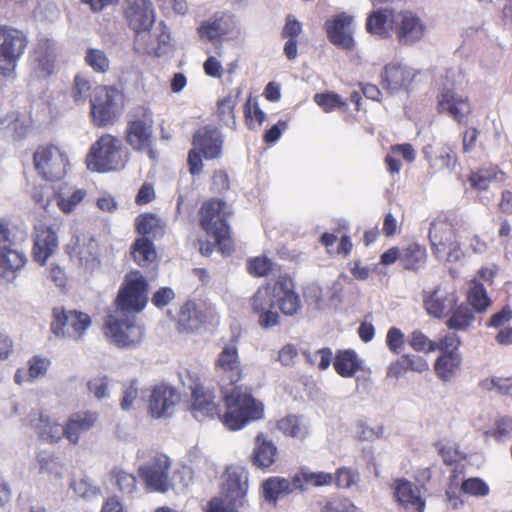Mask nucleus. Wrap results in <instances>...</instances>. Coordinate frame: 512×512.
<instances>
[{
  "label": "nucleus",
  "mask_w": 512,
  "mask_h": 512,
  "mask_svg": "<svg viewBox=\"0 0 512 512\" xmlns=\"http://www.w3.org/2000/svg\"><path fill=\"white\" fill-rule=\"evenodd\" d=\"M147 281L139 272L125 278L115 300V310L105 320V335L119 348L137 346L144 331L135 321V313L143 310L148 302Z\"/></svg>",
  "instance_id": "nucleus-1"
},
{
  "label": "nucleus",
  "mask_w": 512,
  "mask_h": 512,
  "mask_svg": "<svg viewBox=\"0 0 512 512\" xmlns=\"http://www.w3.org/2000/svg\"><path fill=\"white\" fill-rule=\"evenodd\" d=\"M215 370L220 378L222 396L226 403L227 411L223 416V423L230 430H238L250 421H255L263 416V405L240 387H234L231 391L225 386L234 385L241 378V365L238 349L231 342L223 347L215 361Z\"/></svg>",
  "instance_id": "nucleus-2"
},
{
  "label": "nucleus",
  "mask_w": 512,
  "mask_h": 512,
  "mask_svg": "<svg viewBox=\"0 0 512 512\" xmlns=\"http://www.w3.org/2000/svg\"><path fill=\"white\" fill-rule=\"evenodd\" d=\"M294 288L293 280L287 275L279 276L272 285L258 288L251 298V305L259 315L261 327L270 328L278 324L279 314L272 310L275 304L287 316H293L301 310V300Z\"/></svg>",
  "instance_id": "nucleus-3"
},
{
  "label": "nucleus",
  "mask_w": 512,
  "mask_h": 512,
  "mask_svg": "<svg viewBox=\"0 0 512 512\" xmlns=\"http://www.w3.org/2000/svg\"><path fill=\"white\" fill-rule=\"evenodd\" d=\"M129 152L116 137L106 134L101 136L90 148L86 163L94 172L121 170L128 161Z\"/></svg>",
  "instance_id": "nucleus-4"
},
{
  "label": "nucleus",
  "mask_w": 512,
  "mask_h": 512,
  "mask_svg": "<svg viewBox=\"0 0 512 512\" xmlns=\"http://www.w3.org/2000/svg\"><path fill=\"white\" fill-rule=\"evenodd\" d=\"M248 479L249 473L244 467L227 468L221 495L208 502L205 512H237L236 508L244 503Z\"/></svg>",
  "instance_id": "nucleus-5"
},
{
  "label": "nucleus",
  "mask_w": 512,
  "mask_h": 512,
  "mask_svg": "<svg viewBox=\"0 0 512 512\" xmlns=\"http://www.w3.org/2000/svg\"><path fill=\"white\" fill-rule=\"evenodd\" d=\"M429 240L433 255L439 260L456 263L460 261L465 252L456 238V228L451 219L438 216L430 225Z\"/></svg>",
  "instance_id": "nucleus-6"
},
{
  "label": "nucleus",
  "mask_w": 512,
  "mask_h": 512,
  "mask_svg": "<svg viewBox=\"0 0 512 512\" xmlns=\"http://www.w3.org/2000/svg\"><path fill=\"white\" fill-rule=\"evenodd\" d=\"M126 142L138 152L155 158L153 145L154 120L152 111L145 106H137L127 114Z\"/></svg>",
  "instance_id": "nucleus-7"
},
{
  "label": "nucleus",
  "mask_w": 512,
  "mask_h": 512,
  "mask_svg": "<svg viewBox=\"0 0 512 512\" xmlns=\"http://www.w3.org/2000/svg\"><path fill=\"white\" fill-rule=\"evenodd\" d=\"M332 474L326 472H310L302 469L291 481L281 477H270L264 481L262 488L265 499L275 502L280 495L292 493L294 490H305L308 485L323 486L331 483Z\"/></svg>",
  "instance_id": "nucleus-8"
},
{
  "label": "nucleus",
  "mask_w": 512,
  "mask_h": 512,
  "mask_svg": "<svg viewBox=\"0 0 512 512\" xmlns=\"http://www.w3.org/2000/svg\"><path fill=\"white\" fill-rule=\"evenodd\" d=\"M91 115L97 126L113 124L124 104L122 92L113 86H99L90 99Z\"/></svg>",
  "instance_id": "nucleus-9"
},
{
  "label": "nucleus",
  "mask_w": 512,
  "mask_h": 512,
  "mask_svg": "<svg viewBox=\"0 0 512 512\" xmlns=\"http://www.w3.org/2000/svg\"><path fill=\"white\" fill-rule=\"evenodd\" d=\"M25 33L11 26H0V74L9 75L27 47Z\"/></svg>",
  "instance_id": "nucleus-10"
},
{
  "label": "nucleus",
  "mask_w": 512,
  "mask_h": 512,
  "mask_svg": "<svg viewBox=\"0 0 512 512\" xmlns=\"http://www.w3.org/2000/svg\"><path fill=\"white\" fill-rule=\"evenodd\" d=\"M90 325L91 318L84 312L65 309L59 310L58 308L53 309L51 331L58 338L79 341Z\"/></svg>",
  "instance_id": "nucleus-11"
},
{
  "label": "nucleus",
  "mask_w": 512,
  "mask_h": 512,
  "mask_svg": "<svg viewBox=\"0 0 512 512\" xmlns=\"http://www.w3.org/2000/svg\"><path fill=\"white\" fill-rule=\"evenodd\" d=\"M390 20V29L402 45H412L420 41L426 26L420 17L412 11L393 13L386 9V22Z\"/></svg>",
  "instance_id": "nucleus-12"
},
{
  "label": "nucleus",
  "mask_w": 512,
  "mask_h": 512,
  "mask_svg": "<svg viewBox=\"0 0 512 512\" xmlns=\"http://www.w3.org/2000/svg\"><path fill=\"white\" fill-rule=\"evenodd\" d=\"M226 203L220 199H212L204 203L200 209L201 226L211 235L215 243L221 245L230 234L224 208Z\"/></svg>",
  "instance_id": "nucleus-13"
},
{
  "label": "nucleus",
  "mask_w": 512,
  "mask_h": 512,
  "mask_svg": "<svg viewBox=\"0 0 512 512\" xmlns=\"http://www.w3.org/2000/svg\"><path fill=\"white\" fill-rule=\"evenodd\" d=\"M33 158L35 169L48 181L60 180L66 174L67 156L56 146L39 147Z\"/></svg>",
  "instance_id": "nucleus-14"
},
{
  "label": "nucleus",
  "mask_w": 512,
  "mask_h": 512,
  "mask_svg": "<svg viewBox=\"0 0 512 512\" xmlns=\"http://www.w3.org/2000/svg\"><path fill=\"white\" fill-rule=\"evenodd\" d=\"M12 244L9 230L0 223V278L8 282L15 278L16 272L27 262L23 253L10 248Z\"/></svg>",
  "instance_id": "nucleus-15"
},
{
  "label": "nucleus",
  "mask_w": 512,
  "mask_h": 512,
  "mask_svg": "<svg viewBox=\"0 0 512 512\" xmlns=\"http://www.w3.org/2000/svg\"><path fill=\"white\" fill-rule=\"evenodd\" d=\"M170 460L166 455H156L139 467L141 479L147 488L165 492L169 488Z\"/></svg>",
  "instance_id": "nucleus-16"
},
{
  "label": "nucleus",
  "mask_w": 512,
  "mask_h": 512,
  "mask_svg": "<svg viewBox=\"0 0 512 512\" xmlns=\"http://www.w3.org/2000/svg\"><path fill=\"white\" fill-rule=\"evenodd\" d=\"M395 262L405 270L418 271L427 262L426 248L418 243H410L404 248L393 246L386 250V266Z\"/></svg>",
  "instance_id": "nucleus-17"
},
{
  "label": "nucleus",
  "mask_w": 512,
  "mask_h": 512,
  "mask_svg": "<svg viewBox=\"0 0 512 512\" xmlns=\"http://www.w3.org/2000/svg\"><path fill=\"white\" fill-rule=\"evenodd\" d=\"M179 401L180 394L176 388L167 384H158L151 389L148 408L153 417L160 418L170 415Z\"/></svg>",
  "instance_id": "nucleus-18"
},
{
  "label": "nucleus",
  "mask_w": 512,
  "mask_h": 512,
  "mask_svg": "<svg viewBox=\"0 0 512 512\" xmlns=\"http://www.w3.org/2000/svg\"><path fill=\"white\" fill-rule=\"evenodd\" d=\"M459 302V297L455 289L446 290L437 287L423 300L426 312L437 319L448 317L450 312Z\"/></svg>",
  "instance_id": "nucleus-19"
},
{
  "label": "nucleus",
  "mask_w": 512,
  "mask_h": 512,
  "mask_svg": "<svg viewBox=\"0 0 512 512\" xmlns=\"http://www.w3.org/2000/svg\"><path fill=\"white\" fill-rule=\"evenodd\" d=\"M125 16L136 33L148 31L155 22L154 8L150 0H127Z\"/></svg>",
  "instance_id": "nucleus-20"
},
{
  "label": "nucleus",
  "mask_w": 512,
  "mask_h": 512,
  "mask_svg": "<svg viewBox=\"0 0 512 512\" xmlns=\"http://www.w3.org/2000/svg\"><path fill=\"white\" fill-rule=\"evenodd\" d=\"M438 113H446L459 124L465 123L471 114V105L467 97L458 96L453 90H443L438 95Z\"/></svg>",
  "instance_id": "nucleus-21"
},
{
  "label": "nucleus",
  "mask_w": 512,
  "mask_h": 512,
  "mask_svg": "<svg viewBox=\"0 0 512 512\" xmlns=\"http://www.w3.org/2000/svg\"><path fill=\"white\" fill-rule=\"evenodd\" d=\"M193 145L205 159L213 160L220 156L223 146V136L217 128L201 127L193 137Z\"/></svg>",
  "instance_id": "nucleus-22"
},
{
  "label": "nucleus",
  "mask_w": 512,
  "mask_h": 512,
  "mask_svg": "<svg viewBox=\"0 0 512 512\" xmlns=\"http://www.w3.org/2000/svg\"><path fill=\"white\" fill-rule=\"evenodd\" d=\"M56 56V47L53 42L48 39L38 42L31 57V65L36 77L45 78L53 73Z\"/></svg>",
  "instance_id": "nucleus-23"
},
{
  "label": "nucleus",
  "mask_w": 512,
  "mask_h": 512,
  "mask_svg": "<svg viewBox=\"0 0 512 512\" xmlns=\"http://www.w3.org/2000/svg\"><path fill=\"white\" fill-rule=\"evenodd\" d=\"M58 246L56 231L52 226L38 224L35 226L33 257L40 264H44Z\"/></svg>",
  "instance_id": "nucleus-24"
},
{
  "label": "nucleus",
  "mask_w": 512,
  "mask_h": 512,
  "mask_svg": "<svg viewBox=\"0 0 512 512\" xmlns=\"http://www.w3.org/2000/svg\"><path fill=\"white\" fill-rule=\"evenodd\" d=\"M394 496L405 509L414 512H424L426 503L421 496L419 486L406 479H398L395 482Z\"/></svg>",
  "instance_id": "nucleus-25"
},
{
  "label": "nucleus",
  "mask_w": 512,
  "mask_h": 512,
  "mask_svg": "<svg viewBox=\"0 0 512 512\" xmlns=\"http://www.w3.org/2000/svg\"><path fill=\"white\" fill-rule=\"evenodd\" d=\"M214 398L213 394L203 386L195 385L192 389L191 412L196 420L202 422L219 415V408Z\"/></svg>",
  "instance_id": "nucleus-26"
},
{
  "label": "nucleus",
  "mask_w": 512,
  "mask_h": 512,
  "mask_svg": "<svg viewBox=\"0 0 512 512\" xmlns=\"http://www.w3.org/2000/svg\"><path fill=\"white\" fill-rule=\"evenodd\" d=\"M236 23L234 16L227 13L215 14L213 18L203 22L198 31L201 38L214 41L234 32Z\"/></svg>",
  "instance_id": "nucleus-27"
},
{
  "label": "nucleus",
  "mask_w": 512,
  "mask_h": 512,
  "mask_svg": "<svg viewBox=\"0 0 512 512\" xmlns=\"http://www.w3.org/2000/svg\"><path fill=\"white\" fill-rule=\"evenodd\" d=\"M278 456V448L263 433H258L254 439L252 464L259 469H267L272 466Z\"/></svg>",
  "instance_id": "nucleus-28"
},
{
  "label": "nucleus",
  "mask_w": 512,
  "mask_h": 512,
  "mask_svg": "<svg viewBox=\"0 0 512 512\" xmlns=\"http://www.w3.org/2000/svg\"><path fill=\"white\" fill-rule=\"evenodd\" d=\"M98 419L95 412L85 411L72 414L66 423V439L75 445L80 436L88 432Z\"/></svg>",
  "instance_id": "nucleus-29"
},
{
  "label": "nucleus",
  "mask_w": 512,
  "mask_h": 512,
  "mask_svg": "<svg viewBox=\"0 0 512 512\" xmlns=\"http://www.w3.org/2000/svg\"><path fill=\"white\" fill-rule=\"evenodd\" d=\"M464 303L473 309L476 314H484L492 306L493 301L483 283H479L477 280H469Z\"/></svg>",
  "instance_id": "nucleus-30"
},
{
  "label": "nucleus",
  "mask_w": 512,
  "mask_h": 512,
  "mask_svg": "<svg viewBox=\"0 0 512 512\" xmlns=\"http://www.w3.org/2000/svg\"><path fill=\"white\" fill-rule=\"evenodd\" d=\"M463 357L461 352L440 353L434 361V372L443 382L452 380L461 369Z\"/></svg>",
  "instance_id": "nucleus-31"
},
{
  "label": "nucleus",
  "mask_w": 512,
  "mask_h": 512,
  "mask_svg": "<svg viewBox=\"0 0 512 512\" xmlns=\"http://www.w3.org/2000/svg\"><path fill=\"white\" fill-rule=\"evenodd\" d=\"M69 253L72 257H77L83 265L94 267L99 264V246L93 237H76Z\"/></svg>",
  "instance_id": "nucleus-32"
},
{
  "label": "nucleus",
  "mask_w": 512,
  "mask_h": 512,
  "mask_svg": "<svg viewBox=\"0 0 512 512\" xmlns=\"http://www.w3.org/2000/svg\"><path fill=\"white\" fill-rule=\"evenodd\" d=\"M476 321V313L464 302L457 304L445 321L448 329L467 332Z\"/></svg>",
  "instance_id": "nucleus-33"
},
{
  "label": "nucleus",
  "mask_w": 512,
  "mask_h": 512,
  "mask_svg": "<svg viewBox=\"0 0 512 512\" xmlns=\"http://www.w3.org/2000/svg\"><path fill=\"white\" fill-rule=\"evenodd\" d=\"M29 131L30 126L24 120H20L15 113L7 114L0 119V137L2 138L21 140Z\"/></svg>",
  "instance_id": "nucleus-34"
},
{
  "label": "nucleus",
  "mask_w": 512,
  "mask_h": 512,
  "mask_svg": "<svg viewBox=\"0 0 512 512\" xmlns=\"http://www.w3.org/2000/svg\"><path fill=\"white\" fill-rule=\"evenodd\" d=\"M425 154L435 172L453 169L457 162V156L449 145H442L430 152L425 151Z\"/></svg>",
  "instance_id": "nucleus-35"
},
{
  "label": "nucleus",
  "mask_w": 512,
  "mask_h": 512,
  "mask_svg": "<svg viewBox=\"0 0 512 512\" xmlns=\"http://www.w3.org/2000/svg\"><path fill=\"white\" fill-rule=\"evenodd\" d=\"M500 173L498 165L487 164L472 171L468 176V182L472 189L486 191L492 182H495Z\"/></svg>",
  "instance_id": "nucleus-36"
},
{
  "label": "nucleus",
  "mask_w": 512,
  "mask_h": 512,
  "mask_svg": "<svg viewBox=\"0 0 512 512\" xmlns=\"http://www.w3.org/2000/svg\"><path fill=\"white\" fill-rule=\"evenodd\" d=\"M398 157H401L407 163H412L416 158V151L409 143L392 145L390 155L386 156V165L392 175H398L402 168Z\"/></svg>",
  "instance_id": "nucleus-37"
},
{
  "label": "nucleus",
  "mask_w": 512,
  "mask_h": 512,
  "mask_svg": "<svg viewBox=\"0 0 512 512\" xmlns=\"http://www.w3.org/2000/svg\"><path fill=\"white\" fill-rule=\"evenodd\" d=\"M349 23V17L340 15L327 27L331 42L347 50L353 47V38L345 31Z\"/></svg>",
  "instance_id": "nucleus-38"
},
{
  "label": "nucleus",
  "mask_w": 512,
  "mask_h": 512,
  "mask_svg": "<svg viewBox=\"0 0 512 512\" xmlns=\"http://www.w3.org/2000/svg\"><path fill=\"white\" fill-rule=\"evenodd\" d=\"M415 74L400 64L386 65V88L398 90L407 88Z\"/></svg>",
  "instance_id": "nucleus-39"
},
{
  "label": "nucleus",
  "mask_w": 512,
  "mask_h": 512,
  "mask_svg": "<svg viewBox=\"0 0 512 512\" xmlns=\"http://www.w3.org/2000/svg\"><path fill=\"white\" fill-rule=\"evenodd\" d=\"M37 428L40 438L47 442L57 443L62 437L66 438V425L57 423L43 413L39 414Z\"/></svg>",
  "instance_id": "nucleus-40"
},
{
  "label": "nucleus",
  "mask_w": 512,
  "mask_h": 512,
  "mask_svg": "<svg viewBox=\"0 0 512 512\" xmlns=\"http://www.w3.org/2000/svg\"><path fill=\"white\" fill-rule=\"evenodd\" d=\"M334 367L342 377H352L360 369V361L353 350L339 351L334 361Z\"/></svg>",
  "instance_id": "nucleus-41"
},
{
  "label": "nucleus",
  "mask_w": 512,
  "mask_h": 512,
  "mask_svg": "<svg viewBox=\"0 0 512 512\" xmlns=\"http://www.w3.org/2000/svg\"><path fill=\"white\" fill-rule=\"evenodd\" d=\"M132 256L139 265L152 263L156 259L153 242L145 237L137 239L132 245Z\"/></svg>",
  "instance_id": "nucleus-42"
},
{
  "label": "nucleus",
  "mask_w": 512,
  "mask_h": 512,
  "mask_svg": "<svg viewBox=\"0 0 512 512\" xmlns=\"http://www.w3.org/2000/svg\"><path fill=\"white\" fill-rule=\"evenodd\" d=\"M241 90L239 88L229 92L218 102V113L227 126L235 125L234 108L238 102Z\"/></svg>",
  "instance_id": "nucleus-43"
},
{
  "label": "nucleus",
  "mask_w": 512,
  "mask_h": 512,
  "mask_svg": "<svg viewBox=\"0 0 512 512\" xmlns=\"http://www.w3.org/2000/svg\"><path fill=\"white\" fill-rule=\"evenodd\" d=\"M178 323L186 331L197 330L201 326L202 316L195 303L187 302L181 307Z\"/></svg>",
  "instance_id": "nucleus-44"
},
{
  "label": "nucleus",
  "mask_w": 512,
  "mask_h": 512,
  "mask_svg": "<svg viewBox=\"0 0 512 512\" xmlns=\"http://www.w3.org/2000/svg\"><path fill=\"white\" fill-rule=\"evenodd\" d=\"M85 63L97 73H106L110 68V61L103 50L88 48L84 56Z\"/></svg>",
  "instance_id": "nucleus-45"
},
{
  "label": "nucleus",
  "mask_w": 512,
  "mask_h": 512,
  "mask_svg": "<svg viewBox=\"0 0 512 512\" xmlns=\"http://www.w3.org/2000/svg\"><path fill=\"white\" fill-rule=\"evenodd\" d=\"M409 346L416 352L431 353L436 351L434 341L420 330H414L408 336Z\"/></svg>",
  "instance_id": "nucleus-46"
},
{
  "label": "nucleus",
  "mask_w": 512,
  "mask_h": 512,
  "mask_svg": "<svg viewBox=\"0 0 512 512\" xmlns=\"http://www.w3.org/2000/svg\"><path fill=\"white\" fill-rule=\"evenodd\" d=\"M313 99L325 112H330L346 105L342 98L334 92L317 93Z\"/></svg>",
  "instance_id": "nucleus-47"
},
{
  "label": "nucleus",
  "mask_w": 512,
  "mask_h": 512,
  "mask_svg": "<svg viewBox=\"0 0 512 512\" xmlns=\"http://www.w3.org/2000/svg\"><path fill=\"white\" fill-rule=\"evenodd\" d=\"M112 477L119 490L127 495H131L136 490V478L133 474L127 473L121 469H114Z\"/></svg>",
  "instance_id": "nucleus-48"
},
{
  "label": "nucleus",
  "mask_w": 512,
  "mask_h": 512,
  "mask_svg": "<svg viewBox=\"0 0 512 512\" xmlns=\"http://www.w3.org/2000/svg\"><path fill=\"white\" fill-rule=\"evenodd\" d=\"M72 97L77 103H84L91 97V82L83 75H76L72 88Z\"/></svg>",
  "instance_id": "nucleus-49"
},
{
  "label": "nucleus",
  "mask_w": 512,
  "mask_h": 512,
  "mask_svg": "<svg viewBox=\"0 0 512 512\" xmlns=\"http://www.w3.org/2000/svg\"><path fill=\"white\" fill-rule=\"evenodd\" d=\"M37 462L41 473L53 474L60 478L62 476V465L58 457L54 455H38Z\"/></svg>",
  "instance_id": "nucleus-50"
},
{
  "label": "nucleus",
  "mask_w": 512,
  "mask_h": 512,
  "mask_svg": "<svg viewBox=\"0 0 512 512\" xmlns=\"http://www.w3.org/2000/svg\"><path fill=\"white\" fill-rule=\"evenodd\" d=\"M160 220L153 214L140 215L136 219V230L141 235L155 236Z\"/></svg>",
  "instance_id": "nucleus-51"
},
{
  "label": "nucleus",
  "mask_w": 512,
  "mask_h": 512,
  "mask_svg": "<svg viewBox=\"0 0 512 512\" xmlns=\"http://www.w3.org/2000/svg\"><path fill=\"white\" fill-rule=\"evenodd\" d=\"M461 490L465 494H469L476 497H483L488 495L489 487L488 485L480 478L473 477L464 480L461 484Z\"/></svg>",
  "instance_id": "nucleus-52"
},
{
  "label": "nucleus",
  "mask_w": 512,
  "mask_h": 512,
  "mask_svg": "<svg viewBox=\"0 0 512 512\" xmlns=\"http://www.w3.org/2000/svg\"><path fill=\"white\" fill-rule=\"evenodd\" d=\"M85 195L86 192L82 189L74 190L69 196L61 193L57 199V204L64 213H70L83 200Z\"/></svg>",
  "instance_id": "nucleus-53"
},
{
  "label": "nucleus",
  "mask_w": 512,
  "mask_h": 512,
  "mask_svg": "<svg viewBox=\"0 0 512 512\" xmlns=\"http://www.w3.org/2000/svg\"><path fill=\"white\" fill-rule=\"evenodd\" d=\"M461 344V338L453 332L443 335L438 341H434L436 350H439L441 353L460 352L459 348Z\"/></svg>",
  "instance_id": "nucleus-54"
},
{
  "label": "nucleus",
  "mask_w": 512,
  "mask_h": 512,
  "mask_svg": "<svg viewBox=\"0 0 512 512\" xmlns=\"http://www.w3.org/2000/svg\"><path fill=\"white\" fill-rule=\"evenodd\" d=\"M512 320V307L510 305L503 306L499 311L493 313L486 321L487 328H504Z\"/></svg>",
  "instance_id": "nucleus-55"
},
{
  "label": "nucleus",
  "mask_w": 512,
  "mask_h": 512,
  "mask_svg": "<svg viewBox=\"0 0 512 512\" xmlns=\"http://www.w3.org/2000/svg\"><path fill=\"white\" fill-rule=\"evenodd\" d=\"M512 431V418L502 417L495 422V427L485 432L486 437H492L497 441L507 437Z\"/></svg>",
  "instance_id": "nucleus-56"
},
{
  "label": "nucleus",
  "mask_w": 512,
  "mask_h": 512,
  "mask_svg": "<svg viewBox=\"0 0 512 512\" xmlns=\"http://www.w3.org/2000/svg\"><path fill=\"white\" fill-rule=\"evenodd\" d=\"M50 366V360L41 356H34L29 360L28 373L31 379H38L43 377L48 367Z\"/></svg>",
  "instance_id": "nucleus-57"
},
{
  "label": "nucleus",
  "mask_w": 512,
  "mask_h": 512,
  "mask_svg": "<svg viewBox=\"0 0 512 512\" xmlns=\"http://www.w3.org/2000/svg\"><path fill=\"white\" fill-rule=\"evenodd\" d=\"M386 344L392 352L399 354L405 346V335L400 329L392 327L386 335Z\"/></svg>",
  "instance_id": "nucleus-58"
},
{
  "label": "nucleus",
  "mask_w": 512,
  "mask_h": 512,
  "mask_svg": "<svg viewBox=\"0 0 512 512\" xmlns=\"http://www.w3.org/2000/svg\"><path fill=\"white\" fill-rule=\"evenodd\" d=\"M366 28L369 33L382 35L384 33V9L378 8L367 18Z\"/></svg>",
  "instance_id": "nucleus-59"
},
{
  "label": "nucleus",
  "mask_w": 512,
  "mask_h": 512,
  "mask_svg": "<svg viewBox=\"0 0 512 512\" xmlns=\"http://www.w3.org/2000/svg\"><path fill=\"white\" fill-rule=\"evenodd\" d=\"M273 263L266 257H257L250 260L248 270L255 276H265L272 270Z\"/></svg>",
  "instance_id": "nucleus-60"
},
{
  "label": "nucleus",
  "mask_w": 512,
  "mask_h": 512,
  "mask_svg": "<svg viewBox=\"0 0 512 512\" xmlns=\"http://www.w3.org/2000/svg\"><path fill=\"white\" fill-rule=\"evenodd\" d=\"M88 390L96 398L103 399L108 397V379L107 377H96L87 384Z\"/></svg>",
  "instance_id": "nucleus-61"
},
{
  "label": "nucleus",
  "mask_w": 512,
  "mask_h": 512,
  "mask_svg": "<svg viewBox=\"0 0 512 512\" xmlns=\"http://www.w3.org/2000/svg\"><path fill=\"white\" fill-rule=\"evenodd\" d=\"M278 428L285 435L299 437L301 428L298 419L295 416L286 417L278 422Z\"/></svg>",
  "instance_id": "nucleus-62"
},
{
  "label": "nucleus",
  "mask_w": 512,
  "mask_h": 512,
  "mask_svg": "<svg viewBox=\"0 0 512 512\" xmlns=\"http://www.w3.org/2000/svg\"><path fill=\"white\" fill-rule=\"evenodd\" d=\"M404 361L408 363V368L412 372L423 373L429 370V363L423 356L405 354Z\"/></svg>",
  "instance_id": "nucleus-63"
},
{
  "label": "nucleus",
  "mask_w": 512,
  "mask_h": 512,
  "mask_svg": "<svg viewBox=\"0 0 512 512\" xmlns=\"http://www.w3.org/2000/svg\"><path fill=\"white\" fill-rule=\"evenodd\" d=\"M357 474L348 468H340L337 470L335 478L332 476L331 482L334 480L339 488H349L356 482Z\"/></svg>",
  "instance_id": "nucleus-64"
}]
</instances>
